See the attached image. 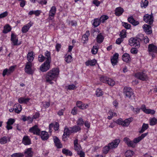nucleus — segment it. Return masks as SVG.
<instances>
[{"mask_svg":"<svg viewBox=\"0 0 157 157\" xmlns=\"http://www.w3.org/2000/svg\"><path fill=\"white\" fill-rule=\"evenodd\" d=\"M148 49L149 55L152 57H155L157 53V47L152 44H150L148 46Z\"/></svg>","mask_w":157,"mask_h":157,"instance_id":"20e7f679","label":"nucleus"},{"mask_svg":"<svg viewBox=\"0 0 157 157\" xmlns=\"http://www.w3.org/2000/svg\"><path fill=\"white\" fill-rule=\"evenodd\" d=\"M122 59L124 62H128L131 59L129 55L127 53L124 54L122 56Z\"/></svg>","mask_w":157,"mask_h":157,"instance_id":"c85d7f7f","label":"nucleus"},{"mask_svg":"<svg viewBox=\"0 0 157 157\" xmlns=\"http://www.w3.org/2000/svg\"><path fill=\"white\" fill-rule=\"evenodd\" d=\"M124 141L128 147H131L133 148H134L135 147V144L133 140L131 141L128 138L125 137L124 139Z\"/></svg>","mask_w":157,"mask_h":157,"instance_id":"2eb2a0df","label":"nucleus"},{"mask_svg":"<svg viewBox=\"0 0 157 157\" xmlns=\"http://www.w3.org/2000/svg\"><path fill=\"white\" fill-rule=\"evenodd\" d=\"M32 63L30 62H27L25 68V72L29 74H32L33 71L32 69Z\"/></svg>","mask_w":157,"mask_h":157,"instance_id":"ddd939ff","label":"nucleus"},{"mask_svg":"<svg viewBox=\"0 0 157 157\" xmlns=\"http://www.w3.org/2000/svg\"><path fill=\"white\" fill-rule=\"evenodd\" d=\"M8 70L7 68H6L3 71L2 73V75L3 77H4L6 75H9L10 74L8 73Z\"/></svg>","mask_w":157,"mask_h":157,"instance_id":"052dcab7","label":"nucleus"},{"mask_svg":"<svg viewBox=\"0 0 157 157\" xmlns=\"http://www.w3.org/2000/svg\"><path fill=\"white\" fill-rule=\"evenodd\" d=\"M72 60V57L70 55H68L65 57V61L67 63H69Z\"/></svg>","mask_w":157,"mask_h":157,"instance_id":"3c124183","label":"nucleus"},{"mask_svg":"<svg viewBox=\"0 0 157 157\" xmlns=\"http://www.w3.org/2000/svg\"><path fill=\"white\" fill-rule=\"evenodd\" d=\"M124 12L123 9L121 7L117 8L115 10V14L116 16H119L121 15Z\"/></svg>","mask_w":157,"mask_h":157,"instance_id":"412c9836","label":"nucleus"},{"mask_svg":"<svg viewBox=\"0 0 157 157\" xmlns=\"http://www.w3.org/2000/svg\"><path fill=\"white\" fill-rule=\"evenodd\" d=\"M157 124V119L154 117L150 119V124L151 125H154Z\"/></svg>","mask_w":157,"mask_h":157,"instance_id":"37998d69","label":"nucleus"},{"mask_svg":"<svg viewBox=\"0 0 157 157\" xmlns=\"http://www.w3.org/2000/svg\"><path fill=\"white\" fill-rule=\"evenodd\" d=\"M40 129L38 128L37 125H35L30 128L29 132L33 133V134L40 135Z\"/></svg>","mask_w":157,"mask_h":157,"instance_id":"9d476101","label":"nucleus"},{"mask_svg":"<svg viewBox=\"0 0 157 157\" xmlns=\"http://www.w3.org/2000/svg\"><path fill=\"white\" fill-rule=\"evenodd\" d=\"M109 113L110 116H109V119H110L112 118L113 116H116L117 115L116 113H113L112 111H109Z\"/></svg>","mask_w":157,"mask_h":157,"instance_id":"13d9d810","label":"nucleus"},{"mask_svg":"<svg viewBox=\"0 0 157 157\" xmlns=\"http://www.w3.org/2000/svg\"><path fill=\"white\" fill-rule=\"evenodd\" d=\"M8 13L7 11H5L0 14V19L3 18L7 16Z\"/></svg>","mask_w":157,"mask_h":157,"instance_id":"680f3d73","label":"nucleus"},{"mask_svg":"<svg viewBox=\"0 0 157 157\" xmlns=\"http://www.w3.org/2000/svg\"><path fill=\"white\" fill-rule=\"evenodd\" d=\"M15 67L14 66H11L10 67V68L8 69V73L9 74H11L13 72V71H14Z\"/></svg>","mask_w":157,"mask_h":157,"instance_id":"69168bd1","label":"nucleus"},{"mask_svg":"<svg viewBox=\"0 0 157 157\" xmlns=\"http://www.w3.org/2000/svg\"><path fill=\"white\" fill-rule=\"evenodd\" d=\"M32 148H29L27 149L25 152V157H32L33 155V152L32 151Z\"/></svg>","mask_w":157,"mask_h":157,"instance_id":"393cba45","label":"nucleus"},{"mask_svg":"<svg viewBox=\"0 0 157 157\" xmlns=\"http://www.w3.org/2000/svg\"><path fill=\"white\" fill-rule=\"evenodd\" d=\"M142 40V39L138 37H132L129 40V44L131 46L138 48L140 46V42Z\"/></svg>","mask_w":157,"mask_h":157,"instance_id":"f03ea898","label":"nucleus"},{"mask_svg":"<svg viewBox=\"0 0 157 157\" xmlns=\"http://www.w3.org/2000/svg\"><path fill=\"white\" fill-rule=\"evenodd\" d=\"M51 62L45 61L41 66L40 67V70L43 72H46L48 70L50 67Z\"/></svg>","mask_w":157,"mask_h":157,"instance_id":"423d86ee","label":"nucleus"},{"mask_svg":"<svg viewBox=\"0 0 157 157\" xmlns=\"http://www.w3.org/2000/svg\"><path fill=\"white\" fill-rule=\"evenodd\" d=\"M15 120L14 119L10 118L8 119L6 123V128L7 130L11 129L13 128L12 126L11 125L13 124L15 122Z\"/></svg>","mask_w":157,"mask_h":157,"instance_id":"a211bd4d","label":"nucleus"},{"mask_svg":"<svg viewBox=\"0 0 157 157\" xmlns=\"http://www.w3.org/2000/svg\"><path fill=\"white\" fill-rule=\"evenodd\" d=\"M122 23V25L126 29H130L131 27V25L127 23L123 22Z\"/></svg>","mask_w":157,"mask_h":157,"instance_id":"6e6d98bb","label":"nucleus"},{"mask_svg":"<svg viewBox=\"0 0 157 157\" xmlns=\"http://www.w3.org/2000/svg\"><path fill=\"white\" fill-rule=\"evenodd\" d=\"M77 154L79 155L80 157H85V153L82 151L80 150L77 152Z\"/></svg>","mask_w":157,"mask_h":157,"instance_id":"774afa93","label":"nucleus"},{"mask_svg":"<svg viewBox=\"0 0 157 157\" xmlns=\"http://www.w3.org/2000/svg\"><path fill=\"white\" fill-rule=\"evenodd\" d=\"M44 55L45 57V58L46 59V61H49L51 62V53L50 52L46 51Z\"/></svg>","mask_w":157,"mask_h":157,"instance_id":"f704fd0d","label":"nucleus"},{"mask_svg":"<svg viewBox=\"0 0 157 157\" xmlns=\"http://www.w3.org/2000/svg\"><path fill=\"white\" fill-rule=\"evenodd\" d=\"M30 100L29 98H25L23 97H21L18 99V101L20 104H27Z\"/></svg>","mask_w":157,"mask_h":157,"instance_id":"7c9ffc66","label":"nucleus"},{"mask_svg":"<svg viewBox=\"0 0 157 157\" xmlns=\"http://www.w3.org/2000/svg\"><path fill=\"white\" fill-rule=\"evenodd\" d=\"M120 36L123 39L126 36V31L125 30H122L120 33Z\"/></svg>","mask_w":157,"mask_h":157,"instance_id":"a18cd8bd","label":"nucleus"},{"mask_svg":"<svg viewBox=\"0 0 157 157\" xmlns=\"http://www.w3.org/2000/svg\"><path fill=\"white\" fill-rule=\"evenodd\" d=\"M33 53V52H30L28 53V54L27 55V59L28 62H27L31 63L33 60L34 59Z\"/></svg>","mask_w":157,"mask_h":157,"instance_id":"c756f323","label":"nucleus"},{"mask_svg":"<svg viewBox=\"0 0 157 157\" xmlns=\"http://www.w3.org/2000/svg\"><path fill=\"white\" fill-rule=\"evenodd\" d=\"M132 118H129L125 119L124 121L120 119L117 121V123L119 124L122 125L124 126H128L132 120Z\"/></svg>","mask_w":157,"mask_h":157,"instance_id":"39448f33","label":"nucleus"},{"mask_svg":"<svg viewBox=\"0 0 157 157\" xmlns=\"http://www.w3.org/2000/svg\"><path fill=\"white\" fill-rule=\"evenodd\" d=\"M131 109L133 112L136 114L139 113L140 110V108H134L133 106H132Z\"/></svg>","mask_w":157,"mask_h":157,"instance_id":"603ef678","label":"nucleus"},{"mask_svg":"<svg viewBox=\"0 0 157 157\" xmlns=\"http://www.w3.org/2000/svg\"><path fill=\"white\" fill-rule=\"evenodd\" d=\"M14 109V111L15 113H19L22 110V107L21 105L18 103L15 104L13 106Z\"/></svg>","mask_w":157,"mask_h":157,"instance_id":"b1692460","label":"nucleus"},{"mask_svg":"<svg viewBox=\"0 0 157 157\" xmlns=\"http://www.w3.org/2000/svg\"><path fill=\"white\" fill-rule=\"evenodd\" d=\"M148 3L147 0H142L140 3L141 7L145 8L148 6Z\"/></svg>","mask_w":157,"mask_h":157,"instance_id":"ea45409f","label":"nucleus"},{"mask_svg":"<svg viewBox=\"0 0 157 157\" xmlns=\"http://www.w3.org/2000/svg\"><path fill=\"white\" fill-rule=\"evenodd\" d=\"M144 30L148 34H150L152 33L151 27L147 24H144L143 26Z\"/></svg>","mask_w":157,"mask_h":157,"instance_id":"f3484780","label":"nucleus"},{"mask_svg":"<svg viewBox=\"0 0 157 157\" xmlns=\"http://www.w3.org/2000/svg\"><path fill=\"white\" fill-rule=\"evenodd\" d=\"M68 89L69 90H74L77 87L74 84H72L68 86Z\"/></svg>","mask_w":157,"mask_h":157,"instance_id":"bf43d9fd","label":"nucleus"},{"mask_svg":"<svg viewBox=\"0 0 157 157\" xmlns=\"http://www.w3.org/2000/svg\"><path fill=\"white\" fill-rule=\"evenodd\" d=\"M45 57L42 55H40L38 57V61L40 62H42L44 61Z\"/></svg>","mask_w":157,"mask_h":157,"instance_id":"864d4df0","label":"nucleus"},{"mask_svg":"<svg viewBox=\"0 0 157 157\" xmlns=\"http://www.w3.org/2000/svg\"><path fill=\"white\" fill-rule=\"evenodd\" d=\"M10 141V138L9 137L4 136L0 138V144H4Z\"/></svg>","mask_w":157,"mask_h":157,"instance_id":"5701e85b","label":"nucleus"},{"mask_svg":"<svg viewBox=\"0 0 157 157\" xmlns=\"http://www.w3.org/2000/svg\"><path fill=\"white\" fill-rule=\"evenodd\" d=\"M145 113L147 114H154L155 113V111L154 110L151 109H147L145 111Z\"/></svg>","mask_w":157,"mask_h":157,"instance_id":"8fccbe9b","label":"nucleus"},{"mask_svg":"<svg viewBox=\"0 0 157 157\" xmlns=\"http://www.w3.org/2000/svg\"><path fill=\"white\" fill-rule=\"evenodd\" d=\"M148 124L144 123L142 125V128L139 131V133H143L148 128Z\"/></svg>","mask_w":157,"mask_h":157,"instance_id":"72a5a7b5","label":"nucleus"},{"mask_svg":"<svg viewBox=\"0 0 157 157\" xmlns=\"http://www.w3.org/2000/svg\"><path fill=\"white\" fill-rule=\"evenodd\" d=\"M33 24L32 22H30L24 26L21 29V31L22 33H27L29 31L30 27L32 26Z\"/></svg>","mask_w":157,"mask_h":157,"instance_id":"6ab92c4d","label":"nucleus"},{"mask_svg":"<svg viewBox=\"0 0 157 157\" xmlns=\"http://www.w3.org/2000/svg\"><path fill=\"white\" fill-rule=\"evenodd\" d=\"M124 93L126 97L132 99H135L132 90L130 87H125L124 89Z\"/></svg>","mask_w":157,"mask_h":157,"instance_id":"7ed1b4c3","label":"nucleus"},{"mask_svg":"<svg viewBox=\"0 0 157 157\" xmlns=\"http://www.w3.org/2000/svg\"><path fill=\"white\" fill-rule=\"evenodd\" d=\"M76 105L80 109H86L88 106L87 104L85 105V104H83L81 101H77Z\"/></svg>","mask_w":157,"mask_h":157,"instance_id":"a878e982","label":"nucleus"},{"mask_svg":"<svg viewBox=\"0 0 157 157\" xmlns=\"http://www.w3.org/2000/svg\"><path fill=\"white\" fill-rule=\"evenodd\" d=\"M98 44H95L91 50L92 53L94 54H96L98 52Z\"/></svg>","mask_w":157,"mask_h":157,"instance_id":"4c0bfd02","label":"nucleus"},{"mask_svg":"<svg viewBox=\"0 0 157 157\" xmlns=\"http://www.w3.org/2000/svg\"><path fill=\"white\" fill-rule=\"evenodd\" d=\"M96 62V60L95 59H93L91 60H88L86 61L85 62V64L87 66L89 65L93 66L95 65Z\"/></svg>","mask_w":157,"mask_h":157,"instance_id":"2f4dec72","label":"nucleus"},{"mask_svg":"<svg viewBox=\"0 0 157 157\" xmlns=\"http://www.w3.org/2000/svg\"><path fill=\"white\" fill-rule=\"evenodd\" d=\"M115 84V81L109 78V85H110L111 86H114Z\"/></svg>","mask_w":157,"mask_h":157,"instance_id":"4d7b16f0","label":"nucleus"},{"mask_svg":"<svg viewBox=\"0 0 157 157\" xmlns=\"http://www.w3.org/2000/svg\"><path fill=\"white\" fill-rule=\"evenodd\" d=\"M100 79L101 82L108 83V79L106 76H102L100 77Z\"/></svg>","mask_w":157,"mask_h":157,"instance_id":"49530a36","label":"nucleus"},{"mask_svg":"<svg viewBox=\"0 0 157 157\" xmlns=\"http://www.w3.org/2000/svg\"><path fill=\"white\" fill-rule=\"evenodd\" d=\"M108 19V16L107 15H102L100 18V20L101 22L103 23L105 22V20H106Z\"/></svg>","mask_w":157,"mask_h":157,"instance_id":"de8ad7c7","label":"nucleus"},{"mask_svg":"<svg viewBox=\"0 0 157 157\" xmlns=\"http://www.w3.org/2000/svg\"><path fill=\"white\" fill-rule=\"evenodd\" d=\"M104 37L101 33L98 35L97 37V41L98 43L100 44L102 43Z\"/></svg>","mask_w":157,"mask_h":157,"instance_id":"e433bc0d","label":"nucleus"},{"mask_svg":"<svg viewBox=\"0 0 157 157\" xmlns=\"http://www.w3.org/2000/svg\"><path fill=\"white\" fill-rule=\"evenodd\" d=\"M96 93V94L97 97L101 96L103 94L102 91L99 89H98L97 90Z\"/></svg>","mask_w":157,"mask_h":157,"instance_id":"09e8293b","label":"nucleus"},{"mask_svg":"<svg viewBox=\"0 0 157 157\" xmlns=\"http://www.w3.org/2000/svg\"><path fill=\"white\" fill-rule=\"evenodd\" d=\"M135 76L138 78L142 81H146L148 79L147 75L143 72H139L136 73Z\"/></svg>","mask_w":157,"mask_h":157,"instance_id":"1a4fd4ad","label":"nucleus"},{"mask_svg":"<svg viewBox=\"0 0 157 157\" xmlns=\"http://www.w3.org/2000/svg\"><path fill=\"white\" fill-rule=\"evenodd\" d=\"M118 56V54L117 53H116L111 59V63L113 66H114L117 64Z\"/></svg>","mask_w":157,"mask_h":157,"instance_id":"4468645a","label":"nucleus"},{"mask_svg":"<svg viewBox=\"0 0 157 157\" xmlns=\"http://www.w3.org/2000/svg\"><path fill=\"white\" fill-rule=\"evenodd\" d=\"M70 129H71L72 132H77L81 129L80 127L79 126H75L73 127L70 128Z\"/></svg>","mask_w":157,"mask_h":157,"instance_id":"79ce46f5","label":"nucleus"},{"mask_svg":"<svg viewBox=\"0 0 157 157\" xmlns=\"http://www.w3.org/2000/svg\"><path fill=\"white\" fill-rule=\"evenodd\" d=\"M24 155L23 153H16L12 154L11 156V157H22Z\"/></svg>","mask_w":157,"mask_h":157,"instance_id":"c03bdc74","label":"nucleus"},{"mask_svg":"<svg viewBox=\"0 0 157 157\" xmlns=\"http://www.w3.org/2000/svg\"><path fill=\"white\" fill-rule=\"evenodd\" d=\"M120 142L119 139H116L109 144V150L116 148Z\"/></svg>","mask_w":157,"mask_h":157,"instance_id":"9b49d317","label":"nucleus"},{"mask_svg":"<svg viewBox=\"0 0 157 157\" xmlns=\"http://www.w3.org/2000/svg\"><path fill=\"white\" fill-rule=\"evenodd\" d=\"M101 21L98 18H96L93 21V25L95 27L98 26L100 24Z\"/></svg>","mask_w":157,"mask_h":157,"instance_id":"c9c22d12","label":"nucleus"},{"mask_svg":"<svg viewBox=\"0 0 157 157\" xmlns=\"http://www.w3.org/2000/svg\"><path fill=\"white\" fill-rule=\"evenodd\" d=\"M144 21L146 23L151 25L153 22V17L152 14H146L143 17Z\"/></svg>","mask_w":157,"mask_h":157,"instance_id":"6e6552de","label":"nucleus"},{"mask_svg":"<svg viewBox=\"0 0 157 157\" xmlns=\"http://www.w3.org/2000/svg\"><path fill=\"white\" fill-rule=\"evenodd\" d=\"M11 30L10 27L9 25H6L4 27L3 33H6L10 31Z\"/></svg>","mask_w":157,"mask_h":157,"instance_id":"a19ab883","label":"nucleus"},{"mask_svg":"<svg viewBox=\"0 0 157 157\" xmlns=\"http://www.w3.org/2000/svg\"><path fill=\"white\" fill-rule=\"evenodd\" d=\"M123 40V39L122 38H118L116 40V43L117 44H120Z\"/></svg>","mask_w":157,"mask_h":157,"instance_id":"338daca9","label":"nucleus"},{"mask_svg":"<svg viewBox=\"0 0 157 157\" xmlns=\"http://www.w3.org/2000/svg\"><path fill=\"white\" fill-rule=\"evenodd\" d=\"M59 70L57 68H53L47 72L45 75V81L50 84L54 83L53 81H56L59 74Z\"/></svg>","mask_w":157,"mask_h":157,"instance_id":"f257e3e1","label":"nucleus"},{"mask_svg":"<svg viewBox=\"0 0 157 157\" xmlns=\"http://www.w3.org/2000/svg\"><path fill=\"white\" fill-rule=\"evenodd\" d=\"M77 123V124L79 126H81L82 125L84 124L83 119L81 118H79L78 119Z\"/></svg>","mask_w":157,"mask_h":157,"instance_id":"5fc2aeb1","label":"nucleus"},{"mask_svg":"<svg viewBox=\"0 0 157 157\" xmlns=\"http://www.w3.org/2000/svg\"><path fill=\"white\" fill-rule=\"evenodd\" d=\"M71 129H69L67 127H65L64 133L62 136V139L63 141H66L67 140V136H69L70 134L72 133Z\"/></svg>","mask_w":157,"mask_h":157,"instance_id":"0eeeda50","label":"nucleus"},{"mask_svg":"<svg viewBox=\"0 0 157 157\" xmlns=\"http://www.w3.org/2000/svg\"><path fill=\"white\" fill-rule=\"evenodd\" d=\"M134 154V152L131 150H127L125 153V155L126 157H131Z\"/></svg>","mask_w":157,"mask_h":157,"instance_id":"58836bf2","label":"nucleus"},{"mask_svg":"<svg viewBox=\"0 0 157 157\" xmlns=\"http://www.w3.org/2000/svg\"><path fill=\"white\" fill-rule=\"evenodd\" d=\"M56 11V8L55 6L52 7L49 13L48 19L49 20H52L54 18Z\"/></svg>","mask_w":157,"mask_h":157,"instance_id":"f8f14e48","label":"nucleus"},{"mask_svg":"<svg viewBox=\"0 0 157 157\" xmlns=\"http://www.w3.org/2000/svg\"><path fill=\"white\" fill-rule=\"evenodd\" d=\"M128 20L129 22L133 25L136 26L139 24V22L135 20L132 16L128 17Z\"/></svg>","mask_w":157,"mask_h":157,"instance_id":"bb28decb","label":"nucleus"},{"mask_svg":"<svg viewBox=\"0 0 157 157\" xmlns=\"http://www.w3.org/2000/svg\"><path fill=\"white\" fill-rule=\"evenodd\" d=\"M54 129L55 131H57L59 127V125L58 123L56 122L54 125L53 124Z\"/></svg>","mask_w":157,"mask_h":157,"instance_id":"e2e57ef3","label":"nucleus"},{"mask_svg":"<svg viewBox=\"0 0 157 157\" xmlns=\"http://www.w3.org/2000/svg\"><path fill=\"white\" fill-rule=\"evenodd\" d=\"M53 140L55 144V145L57 148H61L62 147V145L60 143V140L56 136L54 137Z\"/></svg>","mask_w":157,"mask_h":157,"instance_id":"4be33fe9","label":"nucleus"},{"mask_svg":"<svg viewBox=\"0 0 157 157\" xmlns=\"http://www.w3.org/2000/svg\"><path fill=\"white\" fill-rule=\"evenodd\" d=\"M62 151L63 154L66 155L71 156L72 155V153L70 151L66 148L63 149L62 150Z\"/></svg>","mask_w":157,"mask_h":157,"instance_id":"473e14b6","label":"nucleus"},{"mask_svg":"<svg viewBox=\"0 0 157 157\" xmlns=\"http://www.w3.org/2000/svg\"><path fill=\"white\" fill-rule=\"evenodd\" d=\"M40 136L42 139L44 140H47L49 137L48 132L45 131H42L41 132Z\"/></svg>","mask_w":157,"mask_h":157,"instance_id":"cd10ccee","label":"nucleus"},{"mask_svg":"<svg viewBox=\"0 0 157 157\" xmlns=\"http://www.w3.org/2000/svg\"><path fill=\"white\" fill-rule=\"evenodd\" d=\"M22 143L25 145H30L31 144V140L28 136H25L22 139Z\"/></svg>","mask_w":157,"mask_h":157,"instance_id":"aec40b11","label":"nucleus"},{"mask_svg":"<svg viewBox=\"0 0 157 157\" xmlns=\"http://www.w3.org/2000/svg\"><path fill=\"white\" fill-rule=\"evenodd\" d=\"M11 40L12 42L13 45H17L18 44V38L17 36L12 33L11 35Z\"/></svg>","mask_w":157,"mask_h":157,"instance_id":"dca6fc26","label":"nucleus"},{"mask_svg":"<svg viewBox=\"0 0 157 157\" xmlns=\"http://www.w3.org/2000/svg\"><path fill=\"white\" fill-rule=\"evenodd\" d=\"M65 109V108H64L63 109H60L57 112V114L59 116L63 115Z\"/></svg>","mask_w":157,"mask_h":157,"instance_id":"0e129e2a","label":"nucleus"}]
</instances>
